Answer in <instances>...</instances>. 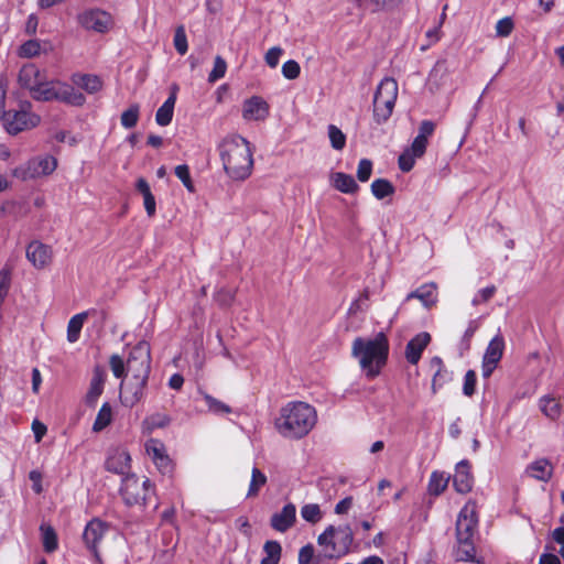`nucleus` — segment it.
Segmentation results:
<instances>
[{"label":"nucleus","instance_id":"obj_54","mask_svg":"<svg viewBox=\"0 0 564 564\" xmlns=\"http://www.w3.org/2000/svg\"><path fill=\"white\" fill-rule=\"evenodd\" d=\"M476 373L474 370H468L464 378L463 392L465 395L470 397L475 392Z\"/></svg>","mask_w":564,"mask_h":564},{"label":"nucleus","instance_id":"obj_9","mask_svg":"<svg viewBox=\"0 0 564 564\" xmlns=\"http://www.w3.org/2000/svg\"><path fill=\"white\" fill-rule=\"evenodd\" d=\"M31 104L25 101L21 105L20 110H9L0 119L7 132L11 135L35 128L41 118L36 113L31 112Z\"/></svg>","mask_w":564,"mask_h":564},{"label":"nucleus","instance_id":"obj_48","mask_svg":"<svg viewBox=\"0 0 564 564\" xmlns=\"http://www.w3.org/2000/svg\"><path fill=\"white\" fill-rule=\"evenodd\" d=\"M300 64L294 59H289L282 65V75L286 79H295L300 76Z\"/></svg>","mask_w":564,"mask_h":564},{"label":"nucleus","instance_id":"obj_32","mask_svg":"<svg viewBox=\"0 0 564 564\" xmlns=\"http://www.w3.org/2000/svg\"><path fill=\"white\" fill-rule=\"evenodd\" d=\"M112 421V409L108 402H105L99 409L95 422L93 424L94 432H101Z\"/></svg>","mask_w":564,"mask_h":564},{"label":"nucleus","instance_id":"obj_21","mask_svg":"<svg viewBox=\"0 0 564 564\" xmlns=\"http://www.w3.org/2000/svg\"><path fill=\"white\" fill-rule=\"evenodd\" d=\"M425 151V143H412L400 154L398 160L399 169L402 172H410L415 164V160L421 158Z\"/></svg>","mask_w":564,"mask_h":564},{"label":"nucleus","instance_id":"obj_60","mask_svg":"<svg viewBox=\"0 0 564 564\" xmlns=\"http://www.w3.org/2000/svg\"><path fill=\"white\" fill-rule=\"evenodd\" d=\"M352 506V498L346 497L335 506L336 514H346Z\"/></svg>","mask_w":564,"mask_h":564},{"label":"nucleus","instance_id":"obj_12","mask_svg":"<svg viewBox=\"0 0 564 564\" xmlns=\"http://www.w3.org/2000/svg\"><path fill=\"white\" fill-rule=\"evenodd\" d=\"M78 24L88 31L106 33L112 25V17L101 9H87L77 15Z\"/></svg>","mask_w":564,"mask_h":564},{"label":"nucleus","instance_id":"obj_55","mask_svg":"<svg viewBox=\"0 0 564 564\" xmlns=\"http://www.w3.org/2000/svg\"><path fill=\"white\" fill-rule=\"evenodd\" d=\"M314 556V547L312 544H306L300 549L299 564H310Z\"/></svg>","mask_w":564,"mask_h":564},{"label":"nucleus","instance_id":"obj_57","mask_svg":"<svg viewBox=\"0 0 564 564\" xmlns=\"http://www.w3.org/2000/svg\"><path fill=\"white\" fill-rule=\"evenodd\" d=\"M29 478L30 480L32 481V489L36 492V494H41L43 488H42V475L40 471L37 470H32L30 471L29 474Z\"/></svg>","mask_w":564,"mask_h":564},{"label":"nucleus","instance_id":"obj_2","mask_svg":"<svg viewBox=\"0 0 564 564\" xmlns=\"http://www.w3.org/2000/svg\"><path fill=\"white\" fill-rule=\"evenodd\" d=\"M317 423L316 409L303 401L288 402L280 409L274 426L288 440L305 437Z\"/></svg>","mask_w":564,"mask_h":564},{"label":"nucleus","instance_id":"obj_23","mask_svg":"<svg viewBox=\"0 0 564 564\" xmlns=\"http://www.w3.org/2000/svg\"><path fill=\"white\" fill-rule=\"evenodd\" d=\"M72 83L88 94H95L102 88V80L94 74L75 73L70 77Z\"/></svg>","mask_w":564,"mask_h":564},{"label":"nucleus","instance_id":"obj_37","mask_svg":"<svg viewBox=\"0 0 564 564\" xmlns=\"http://www.w3.org/2000/svg\"><path fill=\"white\" fill-rule=\"evenodd\" d=\"M371 193L377 199H383L394 193V186L388 180L378 178L371 184Z\"/></svg>","mask_w":564,"mask_h":564},{"label":"nucleus","instance_id":"obj_31","mask_svg":"<svg viewBox=\"0 0 564 564\" xmlns=\"http://www.w3.org/2000/svg\"><path fill=\"white\" fill-rule=\"evenodd\" d=\"M46 53L47 48L42 46L37 39H31L22 43L18 50V55L22 58H33L41 53Z\"/></svg>","mask_w":564,"mask_h":564},{"label":"nucleus","instance_id":"obj_11","mask_svg":"<svg viewBox=\"0 0 564 564\" xmlns=\"http://www.w3.org/2000/svg\"><path fill=\"white\" fill-rule=\"evenodd\" d=\"M149 479L140 481L135 475H127L122 480L121 496L126 505H143L150 492Z\"/></svg>","mask_w":564,"mask_h":564},{"label":"nucleus","instance_id":"obj_8","mask_svg":"<svg viewBox=\"0 0 564 564\" xmlns=\"http://www.w3.org/2000/svg\"><path fill=\"white\" fill-rule=\"evenodd\" d=\"M398 91V83L392 77H384L379 83L373 96V118L377 123H383L391 117Z\"/></svg>","mask_w":564,"mask_h":564},{"label":"nucleus","instance_id":"obj_14","mask_svg":"<svg viewBox=\"0 0 564 564\" xmlns=\"http://www.w3.org/2000/svg\"><path fill=\"white\" fill-rule=\"evenodd\" d=\"M270 106L260 96H252L243 101L242 117L246 120L261 121L269 116Z\"/></svg>","mask_w":564,"mask_h":564},{"label":"nucleus","instance_id":"obj_20","mask_svg":"<svg viewBox=\"0 0 564 564\" xmlns=\"http://www.w3.org/2000/svg\"><path fill=\"white\" fill-rule=\"evenodd\" d=\"M108 528L107 525L98 520L94 519L91 520L84 530V541L86 545L97 554V545L100 542V540L106 534Z\"/></svg>","mask_w":564,"mask_h":564},{"label":"nucleus","instance_id":"obj_18","mask_svg":"<svg viewBox=\"0 0 564 564\" xmlns=\"http://www.w3.org/2000/svg\"><path fill=\"white\" fill-rule=\"evenodd\" d=\"M431 341V335L426 332H422L414 336L405 347V358L412 364L416 365L422 356L423 350Z\"/></svg>","mask_w":564,"mask_h":564},{"label":"nucleus","instance_id":"obj_34","mask_svg":"<svg viewBox=\"0 0 564 564\" xmlns=\"http://www.w3.org/2000/svg\"><path fill=\"white\" fill-rule=\"evenodd\" d=\"M449 477L444 473L433 471L429 480V492L434 496L441 495L448 485Z\"/></svg>","mask_w":564,"mask_h":564},{"label":"nucleus","instance_id":"obj_62","mask_svg":"<svg viewBox=\"0 0 564 564\" xmlns=\"http://www.w3.org/2000/svg\"><path fill=\"white\" fill-rule=\"evenodd\" d=\"M236 527L246 536H250L251 535V525H250L249 520H248L247 517H239L236 520Z\"/></svg>","mask_w":564,"mask_h":564},{"label":"nucleus","instance_id":"obj_30","mask_svg":"<svg viewBox=\"0 0 564 564\" xmlns=\"http://www.w3.org/2000/svg\"><path fill=\"white\" fill-rule=\"evenodd\" d=\"M89 312H82L74 315L67 324V340L69 343H76L79 339V335L85 321L87 319Z\"/></svg>","mask_w":564,"mask_h":564},{"label":"nucleus","instance_id":"obj_5","mask_svg":"<svg viewBox=\"0 0 564 564\" xmlns=\"http://www.w3.org/2000/svg\"><path fill=\"white\" fill-rule=\"evenodd\" d=\"M221 151L225 172L234 181H245L251 174L253 160L250 143H226Z\"/></svg>","mask_w":564,"mask_h":564},{"label":"nucleus","instance_id":"obj_58","mask_svg":"<svg viewBox=\"0 0 564 564\" xmlns=\"http://www.w3.org/2000/svg\"><path fill=\"white\" fill-rule=\"evenodd\" d=\"M143 205L149 217L154 216L156 210L155 198L152 193L143 196Z\"/></svg>","mask_w":564,"mask_h":564},{"label":"nucleus","instance_id":"obj_33","mask_svg":"<svg viewBox=\"0 0 564 564\" xmlns=\"http://www.w3.org/2000/svg\"><path fill=\"white\" fill-rule=\"evenodd\" d=\"M265 556L260 564H278L281 558L282 547L276 541H267L263 545Z\"/></svg>","mask_w":564,"mask_h":564},{"label":"nucleus","instance_id":"obj_40","mask_svg":"<svg viewBox=\"0 0 564 564\" xmlns=\"http://www.w3.org/2000/svg\"><path fill=\"white\" fill-rule=\"evenodd\" d=\"M301 516L305 521L316 523L322 519L323 513L317 503H307L301 508Z\"/></svg>","mask_w":564,"mask_h":564},{"label":"nucleus","instance_id":"obj_52","mask_svg":"<svg viewBox=\"0 0 564 564\" xmlns=\"http://www.w3.org/2000/svg\"><path fill=\"white\" fill-rule=\"evenodd\" d=\"M372 172V163L370 160L362 159L360 160L357 169V177L360 182H367Z\"/></svg>","mask_w":564,"mask_h":564},{"label":"nucleus","instance_id":"obj_63","mask_svg":"<svg viewBox=\"0 0 564 564\" xmlns=\"http://www.w3.org/2000/svg\"><path fill=\"white\" fill-rule=\"evenodd\" d=\"M32 430L36 442H40L46 433V426L36 420L32 423Z\"/></svg>","mask_w":564,"mask_h":564},{"label":"nucleus","instance_id":"obj_50","mask_svg":"<svg viewBox=\"0 0 564 564\" xmlns=\"http://www.w3.org/2000/svg\"><path fill=\"white\" fill-rule=\"evenodd\" d=\"M513 21L510 17H505L500 19L496 24V34L498 36L506 37L511 34L513 30Z\"/></svg>","mask_w":564,"mask_h":564},{"label":"nucleus","instance_id":"obj_25","mask_svg":"<svg viewBox=\"0 0 564 564\" xmlns=\"http://www.w3.org/2000/svg\"><path fill=\"white\" fill-rule=\"evenodd\" d=\"M18 82L21 87L26 88L32 93L40 79V69L34 64H26L22 66L18 75Z\"/></svg>","mask_w":564,"mask_h":564},{"label":"nucleus","instance_id":"obj_36","mask_svg":"<svg viewBox=\"0 0 564 564\" xmlns=\"http://www.w3.org/2000/svg\"><path fill=\"white\" fill-rule=\"evenodd\" d=\"M175 104L172 99H166L163 105L156 110L155 121L159 126L165 127L171 123L174 115Z\"/></svg>","mask_w":564,"mask_h":564},{"label":"nucleus","instance_id":"obj_16","mask_svg":"<svg viewBox=\"0 0 564 564\" xmlns=\"http://www.w3.org/2000/svg\"><path fill=\"white\" fill-rule=\"evenodd\" d=\"M26 258L36 269H44L52 261V249L40 241H32L26 248Z\"/></svg>","mask_w":564,"mask_h":564},{"label":"nucleus","instance_id":"obj_22","mask_svg":"<svg viewBox=\"0 0 564 564\" xmlns=\"http://www.w3.org/2000/svg\"><path fill=\"white\" fill-rule=\"evenodd\" d=\"M437 286L435 283H426L406 295V301L417 299L424 307L431 308L437 302Z\"/></svg>","mask_w":564,"mask_h":564},{"label":"nucleus","instance_id":"obj_13","mask_svg":"<svg viewBox=\"0 0 564 564\" xmlns=\"http://www.w3.org/2000/svg\"><path fill=\"white\" fill-rule=\"evenodd\" d=\"M505 349V340L500 335L495 336L488 344L482 358V377L489 378L500 361Z\"/></svg>","mask_w":564,"mask_h":564},{"label":"nucleus","instance_id":"obj_4","mask_svg":"<svg viewBox=\"0 0 564 564\" xmlns=\"http://www.w3.org/2000/svg\"><path fill=\"white\" fill-rule=\"evenodd\" d=\"M477 527L476 507L474 503H466L456 521L457 558L460 561H473L475 557L474 535Z\"/></svg>","mask_w":564,"mask_h":564},{"label":"nucleus","instance_id":"obj_39","mask_svg":"<svg viewBox=\"0 0 564 564\" xmlns=\"http://www.w3.org/2000/svg\"><path fill=\"white\" fill-rule=\"evenodd\" d=\"M203 399L208 406V411L214 414L220 415V414H228L231 412V409L229 405L225 404L224 402L215 399L214 397H212L207 393H203Z\"/></svg>","mask_w":564,"mask_h":564},{"label":"nucleus","instance_id":"obj_43","mask_svg":"<svg viewBox=\"0 0 564 564\" xmlns=\"http://www.w3.org/2000/svg\"><path fill=\"white\" fill-rule=\"evenodd\" d=\"M174 46L181 55H184L188 50L187 37L183 25L177 26L175 30Z\"/></svg>","mask_w":564,"mask_h":564},{"label":"nucleus","instance_id":"obj_27","mask_svg":"<svg viewBox=\"0 0 564 564\" xmlns=\"http://www.w3.org/2000/svg\"><path fill=\"white\" fill-rule=\"evenodd\" d=\"M541 412L550 420L556 421L561 417L563 406L558 400L551 395H544L539 400Z\"/></svg>","mask_w":564,"mask_h":564},{"label":"nucleus","instance_id":"obj_28","mask_svg":"<svg viewBox=\"0 0 564 564\" xmlns=\"http://www.w3.org/2000/svg\"><path fill=\"white\" fill-rule=\"evenodd\" d=\"M104 375L102 371L96 369L90 380L89 389L86 393L85 400L88 405H95L98 398L104 391Z\"/></svg>","mask_w":564,"mask_h":564},{"label":"nucleus","instance_id":"obj_64","mask_svg":"<svg viewBox=\"0 0 564 564\" xmlns=\"http://www.w3.org/2000/svg\"><path fill=\"white\" fill-rule=\"evenodd\" d=\"M539 564H561L557 555L552 553H543L540 556Z\"/></svg>","mask_w":564,"mask_h":564},{"label":"nucleus","instance_id":"obj_19","mask_svg":"<svg viewBox=\"0 0 564 564\" xmlns=\"http://www.w3.org/2000/svg\"><path fill=\"white\" fill-rule=\"evenodd\" d=\"M453 486L457 492L467 494L473 488V476L467 460H462L456 465L453 477Z\"/></svg>","mask_w":564,"mask_h":564},{"label":"nucleus","instance_id":"obj_24","mask_svg":"<svg viewBox=\"0 0 564 564\" xmlns=\"http://www.w3.org/2000/svg\"><path fill=\"white\" fill-rule=\"evenodd\" d=\"M448 68L445 61H437L429 74L427 85L431 91H437L446 84Z\"/></svg>","mask_w":564,"mask_h":564},{"label":"nucleus","instance_id":"obj_35","mask_svg":"<svg viewBox=\"0 0 564 564\" xmlns=\"http://www.w3.org/2000/svg\"><path fill=\"white\" fill-rule=\"evenodd\" d=\"M267 476L257 467L251 470V479L247 492L248 498L257 497L260 489L267 484Z\"/></svg>","mask_w":564,"mask_h":564},{"label":"nucleus","instance_id":"obj_15","mask_svg":"<svg viewBox=\"0 0 564 564\" xmlns=\"http://www.w3.org/2000/svg\"><path fill=\"white\" fill-rule=\"evenodd\" d=\"M130 454L129 452L121 446L112 447L109 451L107 460H106V468L109 471L124 475L130 469Z\"/></svg>","mask_w":564,"mask_h":564},{"label":"nucleus","instance_id":"obj_51","mask_svg":"<svg viewBox=\"0 0 564 564\" xmlns=\"http://www.w3.org/2000/svg\"><path fill=\"white\" fill-rule=\"evenodd\" d=\"M145 449L148 455L152 458L153 462H158L159 457H163L166 454L164 453V447L159 442L151 440L147 445Z\"/></svg>","mask_w":564,"mask_h":564},{"label":"nucleus","instance_id":"obj_41","mask_svg":"<svg viewBox=\"0 0 564 564\" xmlns=\"http://www.w3.org/2000/svg\"><path fill=\"white\" fill-rule=\"evenodd\" d=\"M226 70H227L226 61L221 56L217 55L214 61V67L208 75V82L215 83V82L219 80L220 78H223L226 75Z\"/></svg>","mask_w":564,"mask_h":564},{"label":"nucleus","instance_id":"obj_46","mask_svg":"<svg viewBox=\"0 0 564 564\" xmlns=\"http://www.w3.org/2000/svg\"><path fill=\"white\" fill-rule=\"evenodd\" d=\"M170 423L169 416L164 414H154L144 421V425L149 432L155 429L164 427Z\"/></svg>","mask_w":564,"mask_h":564},{"label":"nucleus","instance_id":"obj_49","mask_svg":"<svg viewBox=\"0 0 564 564\" xmlns=\"http://www.w3.org/2000/svg\"><path fill=\"white\" fill-rule=\"evenodd\" d=\"M495 293H496L495 285L486 286L476 293V295L474 296V299L471 301V304L476 306V305L486 303L495 295Z\"/></svg>","mask_w":564,"mask_h":564},{"label":"nucleus","instance_id":"obj_53","mask_svg":"<svg viewBox=\"0 0 564 564\" xmlns=\"http://www.w3.org/2000/svg\"><path fill=\"white\" fill-rule=\"evenodd\" d=\"M282 54L283 50L280 46H273L265 53L264 61L269 67L275 68Z\"/></svg>","mask_w":564,"mask_h":564},{"label":"nucleus","instance_id":"obj_3","mask_svg":"<svg viewBox=\"0 0 564 564\" xmlns=\"http://www.w3.org/2000/svg\"><path fill=\"white\" fill-rule=\"evenodd\" d=\"M388 352L389 341L383 333H378L373 338L357 337L351 346L352 357L368 378L380 373L387 364Z\"/></svg>","mask_w":564,"mask_h":564},{"label":"nucleus","instance_id":"obj_47","mask_svg":"<svg viewBox=\"0 0 564 564\" xmlns=\"http://www.w3.org/2000/svg\"><path fill=\"white\" fill-rule=\"evenodd\" d=\"M435 130V122L431 120H424L421 122L417 135L413 139V141H427L430 137L433 135Z\"/></svg>","mask_w":564,"mask_h":564},{"label":"nucleus","instance_id":"obj_10","mask_svg":"<svg viewBox=\"0 0 564 564\" xmlns=\"http://www.w3.org/2000/svg\"><path fill=\"white\" fill-rule=\"evenodd\" d=\"M57 167V160L52 155L31 159L25 165L13 171V175L23 181L52 174Z\"/></svg>","mask_w":564,"mask_h":564},{"label":"nucleus","instance_id":"obj_56","mask_svg":"<svg viewBox=\"0 0 564 564\" xmlns=\"http://www.w3.org/2000/svg\"><path fill=\"white\" fill-rule=\"evenodd\" d=\"M37 26H39L37 15L34 13L29 14L26 22H25V26H24L25 34H28L30 36L34 35L37 31Z\"/></svg>","mask_w":564,"mask_h":564},{"label":"nucleus","instance_id":"obj_42","mask_svg":"<svg viewBox=\"0 0 564 564\" xmlns=\"http://www.w3.org/2000/svg\"><path fill=\"white\" fill-rule=\"evenodd\" d=\"M139 119V106L132 105L121 113V124L127 128H133Z\"/></svg>","mask_w":564,"mask_h":564},{"label":"nucleus","instance_id":"obj_26","mask_svg":"<svg viewBox=\"0 0 564 564\" xmlns=\"http://www.w3.org/2000/svg\"><path fill=\"white\" fill-rule=\"evenodd\" d=\"M527 474L536 480L547 481L553 475V466L547 459L540 458L527 467Z\"/></svg>","mask_w":564,"mask_h":564},{"label":"nucleus","instance_id":"obj_45","mask_svg":"<svg viewBox=\"0 0 564 564\" xmlns=\"http://www.w3.org/2000/svg\"><path fill=\"white\" fill-rule=\"evenodd\" d=\"M175 175L181 180L188 192L193 193L195 191L193 181L189 175V169L186 164L177 165L175 167Z\"/></svg>","mask_w":564,"mask_h":564},{"label":"nucleus","instance_id":"obj_7","mask_svg":"<svg viewBox=\"0 0 564 564\" xmlns=\"http://www.w3.org/2000/svg\"><path fill=\"white\" fill-rule=\"evenodd\" d=\"M352 541L354 533L349 525L339 528L328 525L317 538V543L324 549V555L327 558H339L346 555Z\"/></svg>","mask_w":564,"mask_h":564},{"label":"nucleus","instance_id":"obj_59","mask_svg":"<svg viewBox=\"0 0 564 564\" xmlns=\"http://www.w3.org/2000/svg\"><path fill=\"white\" fill-rule=\"evenodd\" d=\"M328 138L332 142L346 141V137L343 131L335 124L328 126Z\"/></svg>","mask_w":564,"mask_h":564},{"label":"nucleus","instance_id":"obj_29","mask_svg":"<svg viewBox=\"0 0 564 564\" xmlns=\"http://www.w3.org/2000/svg\"><path fill=\"white\" fill-rule=\"evenodd\" d=\"M333 186L341 193L351 194L358 189V185L354 177L341 172L334 173L330 176Z\"/></svg>","mask_w":564,"mask_h":564},{"label":"nucleus","instance_id":"obj_6","mask_svg":"<svg viewBox=\"0 0 564 564\" xmlns=\"http://www.w3.org/2000/svg\"><path fill=\"white\" fill-rule=\"evenodd\" d=\"M33 99L39 101L57 100L72 106H83L85 96L72 85L64 82H40L31 93Z\"/></svg>","mask_w":564,"mask_h":564},{"label":"nucleus","instance_id":"obj_38","mask_svg":"<svg viewBox=\"0 0 564 564\" xmlns=\"http://www.w3.org/2000/svg\"><path fill=\"white\" fill-rule=\"evenodd\" d=\"M40 529L42 532V542L44 550L48 553L54 552L58 545L57 535L54 529L51 525L46 524H42Z\"/></svg>","mask_w":564,"mask_h":564},{"label":"nucleus","instance_id":"obj_44","mask_svg":"<svg viewBox=\"0 0 564 564\" xmlns=\"http://www.w3.org/2000/svg\"><path fill=\"white\" fill-rule=\"evenodd\" d=\"M452 380V372L446 368L434 372L432 379V392L436 393L445 383Z\"/></svg>","mask_w":564,"mask_h":564},{"label":"nucleus","instance_id":"obj_17","mask_svg":"<svg viewBox=\"0 0 564 564\" xmlns=\"http://www.w3.org/2000/svg\"><path fill=\"white\" fill-rule=\"evenodd\" d=\"M296 520V508L293 503L285 505L280 512L272 514L270 524L278 532H285Z\"/></svg>","mask_w":564,"mask_h":564},{"label":"nucleus","instance_id":"obj_61","mask_svg":"<svg viewBox=\"0 0 564 564\" xmlns=\"http://www.w3.org/2000/svg\"><path fill=\"white\" fill-rule=\"evenodd\" d=\"M552 538L553 540L560 544V554L562 555V557L564 558V527H561V528H556L553 532H552Z\"/></svg>","mask_w":564,"mask_h":564},{"label":"nucleus","instance_id":"obj_1","mask_svg":"<svg viewBox=\"0 0 564 564\" xmlns=\"http://www.w3.org/2000/svg\"><path fill=\"white\" fill-rule=\"evenodd\" d=\"M150 347L145 341L135 345L124 364L119 355H112L109 359L110 369L118 379L127 371L128 379L120 387V399L124 406L132 408L143 397L150 373Z\"/></svg>","mask_w":564,"mask_h":564}]
</instances>
